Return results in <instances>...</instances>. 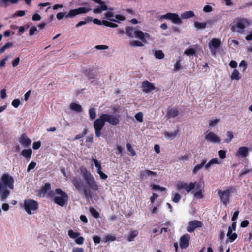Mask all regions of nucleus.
<instances>
[{"mask_svg": "<svg viewBox=\"0 0 252 252\" xmlns=\"http://www.w3.org/2000/svg\"><path fill=\"white\" fill-rule=\"evenodd\" d=\"M83 176L89 189H87V187H84L83 183L76 178H73L71 180V182L76 189L79 192L82 191L86 197H91L92 195L90 190L97 191L99 189V187L89 171L84 170L83 172Z\"/></svg>", "mask_w": 252, "mask_h": 252, "instance_id": "obj_1", "label": "nucleus"}, {"mask_svg": "<svg viewBox=\"0 0 252 252\" xmlns=\"http://www.w3.org/2000/svg\"><path fill=\"white\" fill-rule=\"evenodd\" d=\"M105 122H108L112 125L116 126L119 124V117L108 114H102L93 123L95 135L100 137L101 135V130L104 127Z\"/></svg>", "mask_w": 252, "mask_h": 252, "instance_id": "obj_2", "label": "nucleus"}, {"mask_svg": "<svg viewBox=\"0 0 252 252\" xmlns=\"http://www.w3.org/2000/svg\"><path fill=\"white\" fill-rule=\"evenodd\" d=\"M14 179L9 174H4L0 178V200L5 201L14 189Z\"/></svg>", "mask_w": 252, "mask_h": 252, "instance_id": "obj_3", "label": "nucleus"}, {"mask_svg": "<svg viewBox=\"0 0 252 252\" xmlns=\"http://www.w3.org/2000/svg\"><path fill=\"white\" fill-rule=\"evenodd\" d=\"M48 195L53 198L55 203L61 207L64 206L68 199L67 194L60 189H57L54 191L49 192Z\"/></svg>", "mask_w": 252, "mask_h": 252, "instance_id": "obj_4", "label": "nucleus"}, {"mask_svg": "<svg viewBox=\"0 0 252 252\" xmlns=\"http://www.w3.org/2000/svg\"><path fill=\"white\" fill-rule=\"evenodd\" d=\"M250 21L245 18H237L231 24V30L234 32L242 33L245 28L250 25Z\"/></svg>", "mask_w": 252, "mask_h": 252, "instance_id": "obj_5", "label": "nucleus"}, {"mask_svg": "<svg viewBox=\"0 0 252 252\" xmlns=\"http://www.w3.org/2000/svg\"><path fill=\"white\" fill-rule=\"evenodd\" d=\"M126 33L130 37L134 36L139 38L144 43H147L150 39V35L147 33H144L141 31L135 30L131 27H127L126 28Z\"/></svg>", "mask_w": 252, "mask_h": 252, "instance_id": "obj_6", "label": "nucleus"}, {"mask_svg": "<svg viewBox=\"0 0 252 252\" xmlns=\"http://www.w3.org/2000/svg\"><path fill=\"white\" fill-rule=\"evenodd\" d=\"M91 10V8L89 7H79L77 9H72L69 11L67 14L63 12H59L57 13L56 17L58 20H61L63 17L65 18H73L75 16L83 13H87Z\"/></svg>", "mask_w": 252, "mask_h": 252, "instance_id": "obj_7", "label": "nucleus"}, {"mask_svg": "<svg viewBox=\"0 0 252 252\" xmlns=\"http://www.w3.org/2000/svg\"><path fill=\"white\" fill-rule=\"evenodd\" d=\"M23 207L25 211L29 215L34 214L38 208V202L32 199L24 200Z\"/></svg>", "mask_w": 252, "mask_h": 252, "instance_id": "obj_8", "label": "nucleus"}, {"mask_svg": "<svg viewBox=\"0 0 252 252\" xmlns=\"http://www.w3.org/2000/svg\"><path fill=\"white\" fill-rule=\"evenodd\" d=\"M231 192V189H226L225 190L218 189L217 193L222 203L225 206L229 203V196Z\"/></svg>", "mask_w": 252, "mask_h": 252, "instance_id": "obj_9", "label": "nucleus"}, {"mask_svg": "<svg viewBox=\"0 0 252 252\" xmlns=\"http://www.w3.org/2000/svg\"><path fill=\"white\" fill-rule=\"evenodd\" d=\"M204 139L208 142L218 143L221 141V139L215 133L212 131H207L205 133Z\"/></svg>", "mask_w": 252, "mask_h": 252, "instance_id": "obj_10", "label": "nucleus"}, {"mask_svg": "<svg viewBox=\"0 0 252 252\" xmlns=\"http://www.w3.org/2000/svg\"><path fill=\"white\" fill-rule=\"evenodd\" d=\"M161 18L169 19L175 24H181L182 23L181 18H180L179 15L176 13H168L161 16Z\"/></svg>", "mask_w": 252, "mask_h": 252, "instance_id": "obj_11", "label": "nucleus"}, {"mask_svg": "<svg viewBox=\"0 0 252 252\" xmlns=\"http://www.w3.org/2000/svg\"><path fill=\"white\" fill-rule=\"evenodd\" d=\"M104 18H106L110 21L119 22L120 21L125 20L123 16L117 15L114 16V13L111 11H107L104 14Z\"/></svg>", "mask_w": 252, "mask_h": 252, "instance_id": "obj_12", "label": "nucleus"}, {"mask_svg": "<svg viewBox=\"0 0 252 252\" xmlns=\"http://www.w3.org/2000/svg\"><path fill=\"white\" fill-rule=\"evenodd\" d=\"M93 0L99 4L96 8L93 9V11L94 13H101L103 11H106L107 10H112L111 8H108L106 4L101 0Z\"/></svg>", "mask_w": 252, "mask_h": 252, "instance_id": "obj_13", "label": "nucleus"}, {"mask_svg": "<svg viewBox=\"0 0 252 252\" xmlns=\"http://www.w3.org/2000/svg\"><path fill=\"white\" fill-rule=\"evenodd\" d=\"M220 41L217 38H213L209 42V48L213 55H215L216 49L220 46Z\"/></svg>", "mask_w": 252, "mask_h": 252, "instance_id": "obj_14", "label": "nucleus"}, {"mask_svg": "<svg viewBox=\"0 0 252 252\" xmlns=\"http://www.w3.org/2000/svg\"><path fill=\"white\" fill-rule=\"evenodd\" d=\"M202 225L201 222L199 221L196 220L191 221L188 223L187 231L189 232H192L195 229L201 227Z\"/></svg>", "mask_w": 252, "mask_h": 252, "instance_id": "obj_15", "label": "nucleus"}, {"mask_svg": "<svg viewBox=\"0 0 252 252\" xmlns=\"http://www.w3.org/2000/svg\"><path fill=\"white\" fill-rule=\"evenodd\" d=\"M157 173L150 170L146 169L142 170L140 173V177L141 179L145 180L149 178H154L157 176Z\"/></svg>", "mask_w": 252, "mask_h": 252, "instance_id": "obj_16", "label": "nucleus"}, {"mask_svg": "<svg viewBox=\"0 0 252 252\" xmlns=\"http://www.w3.org/2000/svg\"><path fill=\"white\" fill-rule=\"evenodd\" d=\"M141 89L143 92L147 93L155 90V87L153 83L145 80L142 83Z\"/></svg>", "mask_w": 252, "mask_h": 252, "instance_id": "obj_17", "label": "nucleus"}, {"mask_svg": "<svg viewBox=\"0 0 252 252\" xmlns=\"http://www.w3.org/2000/svg\"><path fill=\"white\" fill-rule=\"evenodd\" d=\"M190 237L189 234H185L180 239V247L181 249H186L189 245Z\"/></svg>", "mask_w": 252, "mask_h": 252, "instance_id": "obj_18", "label": "nucleus"}, {"mask_svg": "<svg viewBox=\"0 0 252 252\" xmlns=\"http://www.w3.org/2000/svg\"><path fill=\"white\" fill-rule=\"evenodd\" d=\"M19 142L26 148L29 147L32 143L31 140L25 133L22 134L19 138Z\"/></svg>", "mask_w": 252, "mask_h": 252, "instance_id": "obj_19", "label": "nucleus"}, {"mask_svg": "<svg viewBox=\"0 0 252 252\" xmlns=\"http://www.w3.org/2000/svg\"><path fill=\"white\" fill-rule=\"evenodd\" d=\"M248 153L249 149L247 147H241L238 150L237 155L244 158L247 156Z\"/></svg>", "mask_w": 252, "mask_h": 252, "instance_id": "obj_20", "label": "nucleus"}, {"mask_svg": "<svg viewBox=\"0 0 252 252\" xmlns=\"http://www.w3.org/2000/svg\"><path fill=\"white\" fill-rule=\"evenodd\" d=\"M178 133V130H175L172 132L165 131L164 133V135L166 138L170 140H173L176 137Z\"/></svg>", "mask_w": 252, "mask_h": 252, "instance_id": "obj_21", "label": "nucleus"}, {"mask_svg": "<svg viewBox=\"0 0 252 252\" xmlns=\"http://www.w3.org/2000/svg\"><path fill=\"white\" fill-rule=\"evenodd\" d=\"M179 114V111L176 109H170L167 111L166 117L168 119L175 118Z\"/></svg>", "mask_w": 252, "mask_h": 252, "instance_id": "obj_22", "label": "nucleus"}, {"mask_svg": "<svg viewBox=\"0 0 252 252\" xmlns=\"http://www.w3.org/2000/svg\"><path fill=\"white\" fill-rule=\"evenodd\" d=\"M207 161L206 160H203L200 164H197L196 165L192 171L193 174L195 175L197 173V172L201 169L203 167L205 168V165H206Z\"/></svg>", "mask_w": 252, "mask_h": 252, "instance_id": "obj_23", "label": "nucleus"}, {"mask_svg": "<svg viewBox=\"0 0 252 252\" xmlns=\"http://www.w3.org/2000/svg\"><path fill=\"white\" fill-rule=\"evenodd\" d=\"M70 109L76 112H81L82 110V106L76 103H71L69 106Z\"/></svg>", "mask_w": 252, "mask_h": 252, "instance_id": "obj_24", "label": "nucleus"}, {"mask_svg": "<svg viewBox=\"0 0 252 252\" xmlns=\"http://www.w3.org/2000/svg\"><path fill=\"white\" fill-rule=\"evenodd\" d=\"M230 78L232 80L238 81L240 80L241 78V75L239 71L236 69H234L230 75Z\"/></svg>", "mask_w": 252, "mask_h": 252, "instance_id": "obj_25", "label": "nucleus"}, {"mask_svg": "<svg viewBox=\"0 0 252 252\" xmlns=\"http://www.w3.org/2000/svg\"><path fill=\"white\" fill-rule=\"evenodd\" d=\"M194 16V13L192 11H188L182 13L181 14L182 19H186Z\"/></svg>", "mask_w": 252, "mask_h": 252, "instance_id": "obj_26", "label": "nucleus"}, {"mask_svg": "<svg viewBox=\"0 0 252 252\" xmlns=\"http://www.w3.org/2000/svg\"><path fill=\"white\" fill-rule=\"evenodd\" d=\"M21 154L27 158H30L32 154V150L31 149H24L21 152Z\"/></svg>", "mask_w": 252, "mask_h": 252, "instance_id": "obj_27", "label": "nucleus"}, {"mask_svg": "<svg viewBox=\"0 0 252 252\" xmlns=\"http://www.w3.org/2000/svg\"><path fill=\"white\" fill-rule=\"evenodd\" d=\"M154 56L158 59H162L164 58V54L160 50L153 51Z\"/></svg>", "mask_w": 252, "mask_h": 252, "instance_id": "obj_28", "label": "nucleus"}, {"mask_svg": "<svg viewBox=\"0 0 252 252\" xmlns=\"http://www.w3.org/2000/svg\"><path fill=\"white\" fill-rule=\"evenodd\" d=\"M220 162L217 158H213L211 160H210L208 163L206 162V165H205V169H208L212 165L214 164H219Z\"/></svg>", "mask_w": 252, "mask_h": 252, "instance_id": "obj_29", "label": "nucleus"}, {"mask_svg": "<svg viewBox=\"0 0 252 252\" xmlns=\"http://www.w3.org/2000/svg\"><path fill=\"white\" fill-rule=\"evenodd\" d=\"M195 27L197 30H202L205 29L207 24L206 23H200L198 22H195L194 24Z\"/></svg>", "mask_w": 252, "mask_h": 252, "instance_id": "obj_30", "label": "nucleus"}, {"mask_svg": "<svg viewBox=\"0 0 252 252\" xmlns=\"http://www.w3.org/2000/svg\"><path fill=\"white\" fill-rule=\"evenodd\" d=\"M138 232L137 230H134L129 233L127 238L129 242H131L134 240V239L138 235Z\"/></svg>", "mask_w": 252, "mask_h": 252, "instance_id": "obj_31", "label": "nucleus"}, {"mask_svg": "<svg viewBox=\"0 0 252 252\" xmlns=\"http://www.w3.org/2000/svg\"><path fill=\"white\" fill-rule=\"evenodd\" d=\"M194 196L197 198H202L203 195L202 194V189L199 187V185L196 187V191L194 193Z\"/></svg>", "mask_w": 252, "mask_h": 252, "instance_id": "obj_32", "label": "nucleus"}, {"mask_svg": "<svg viewBox=\"0 0 252 252\" xmlns=\"http://www.w3.org/2000/svg\"><path fill=\"white\" fill-rule=\"evenodd\" d=\"M196 182H190L188 186L186 185L185 188L186 191L189 193L194 189L196 186Z\"/></svg>", "mask_w": 252, "mask_h": 252, "instance_id": "obj_33", "label": "nucleus"}, {"mask_svg": "<svg viewBox=\"0 0 252 252\" xmlns=\"http://www.w3.org/2000/svg\"><path fill=\"white\" fill-rule=\"evenodd\" d=\"M89 114L90 119L91 120H94L96 118V114L95 109L94 108H91L89 110Z\"/></svg>", "mask_w": 252, "mask_h": 252, "instance_id": "obj_34", "label": "nucleus"}, {"mask_svg": "<svg viewBox=\"0 0 252 252\" xmlns=\"http://www.w3.org/2000/svg\"><path fill=\"white\" fill-rule=\"evenodd\" d=\"M10 57V55H7L2 60L0 61V67L3 68L5 67L6 62L8 60Z\"/></svg>", "mask_w": 252, "mask_h": 252, "instance_id": "obj_35", "label": "nucleus"}, {"mask_svg": "<svg viewBox=\"0 0 252 252\" xmlns=\"http://www.w3.org/2000/svg\"><path fill=\"white\" fill-rule=\"evenodd\" d=\"M129 45L133 47H142L143 44L139 41L133 40L130 42Z\"/></svg>", "mask_w": 252, "mask_h": 252, "instance_id": "obj_36", "label": "nucleus"}, {"mask_svg": "<svg viewBox=\"0 0 252 252\" xmlns=\"http://www.w3.org/2000/svg\"><path fill=\"white\" fill-rule=\"evenodd\" d=\"M68 235L71 238L76 239L80 234L78 232H74L72 230H69L68 231Z\"/></svg>", "mask_w": 252, "mask_h": 252, "instance_id": "obj_37", "label": "nucleus"}, {"mask_svg": "<svg viewBox=\"0 0 252 252\" xmlns=\"http://www.w3.org/2000/svg\"><path fill=\"white\" fill-rule=\"evenodd\" d=\"M152 189L154 190H158L161 191H165L166 190V188L160 187L158 185L154 184L152 186Z\"/></svg>", "mask_w": 252, "mask_h": 252, "instance_id": "obj_38", "label": "nucleus"}, {"mask_svg": "<svg viewBox=\"0 0 252 252\" xmlns=\"http://www.w3.org/2000/svg\"><path fill=\"white\" fill-rule=\"evenodd\" d=\"M51 185L49 183H46L41 189V192L43 193H46L47 191L50 190Z\"/></svg>", "mask_w": 252, "mask_h": 252, "instance_id": "obj_39", "label": "nucleus"}, {"mask_svg": "<svg viewBox=\"0 0 252 252\" xmlns=\"http://www.w3.org/2000/svg\"><path fill=\"white\" fill-rule=\"evenodd\" d=\"M13 46V43L12 42H7L5 45H4L0 49V53H2L5 51L8 48H10Z\"/></svg>", "mask_w": 252, "mask_h": 252, "instance_id": "obj_40", "label": "nucleus"}, {"mask_svg": "<svg viewBox=\"0 0 252 252\" xmlns=\"http://www.w3.org/2000/svg\"><path fill=\"white\" fill-rule=\"evenodd\" d=\"M102 23H103V25H104L106 26L110 27H112V28H115L118 26L117 24L108 22L106 20H103Z\"/></svg>", "mask_w": 252, "mask_h": 252, "instance_id": "obj_41", "label": "nucleus"}, {"mask_svg": "<svg viewBox=\"0 0 252 252\" xmlns=\"http://www.w3.org/2000/svg\"><path fill=\"white\" fill-rule=\"evenodd\" d=\"M232 232L233 231H231V233L230 234V235L228 234V231L227 233V236L228 237L230 242H231L234 241L237 237V234L235 233H233Z\"/></svg>", "mask_w": 252, "mask_h": 252, "instance_id": "obj_42", "label": "nucleus"}, {"mask_svg": "<svg viewBox=\"0 0 252 252\" xmlns=\"http://www.w3.org/2000/svg\"><path fill=\"white\" fill-rule=\"evenodd\" d=\"M219 122L220 119H215L213 120L210 121L209 123V127L211 128L214 127Z\"/></svg>", "mask_w": 252, "mask_h": 252, "instance_id": "obj_43", "label": "nucleus"}, {"mask_svg": "<svg viewBox=\"0 0 252 252\" xmlns=\"http://www.w3.org/2000/svg\"><path fill=\"white\" fill-rule=\"evenodd\" d=\"M90 212L91 214L95 218H97L99 216V213L94 208H90Z\"/></svg>", "mask_w": 252, "mask_h": 252, "instance_id": "obj_44", "label": "nucleus"}, {"mask_svg": "<svg viewBox=\"0 0 252 252\" xmlns=\"http://www.w3.org/2000/svg\"><path fill=\"white\" fill-rule=\"evenodd\" d=\"M186 185H187V184L184 182H182V181L178 182L177 184V188L178 190H179L184 188H185Z\"/></svg>", "mask_w": 252, "mask_h": 252, "instance_id": "obj_45", "label": "nucleus"}, {"mask_svg": "<svg viewBox=\"0 0 252 252\" xmlns=\"http://www.w3.org/2000/svg\"><path fill=\"white\" fill-rule=\"evenodd\" d=\"M181 68L180 60H178L174 65V71H177Z\"/></svg>", "mask_w": 252, "mask_h": 252, "instance_id": "obj_46", "label": "nucleus"}, {"mask_svg": "<svg viewBox=\"0 0 252 252\" xmlns=\"http://www.w3.org/2000/svg\"><path fill=\"white\" fill-rule=\"evenodd\" d=\"M126 147H127L128 151L130 152L131 155L132 156H134L136 155V152H135V151L132 147V146L130 144L127 143L126 144Z\"/></svg>", "mask_w": 252, "mask_h": 252, "instance_id": "obj_47", "label": "nucleus"}, {"mask_svg": "<svg viewBox=\"0 0 252 252\" xmlns=\"http://www.w3.org/2000/svg\"><path fill=\"white\" fill-rule=\"evenodd\" d=\"M195 53V50L193 48H189L185 51V54L187 56L192 55Z\"/></svg>", "mask_w": 252, "mask_h": 252, "instance_id": "obj_48", "label": "nucleus"}, {"mask_svg": "<svg viewBox=\"0 0 252 252\" xmlns=\"http://www.w3.org/2000/svg\"><path fill=\"white\" fill-rule=\"evenodd\" d=\"M143 115L142 112H139L135 116V119L139 122H142L143 121Z\"/></svg>", "mask_w": 252, "mask_h": 252, "instance_id": "obj_49", "label": "nucleus"}, {"mask_svg": "<svg viewBox=\"0 0 252 252\" xmlns=\"http://www.w3.org/2000/svg\"><path fill=\"white\" fill-rule=\"evenodd\" d=\"M227 135L229 138V139H225L224 140V142L228 143L233 139V133L232 132H231V131H227Z\"/></svg>", "mask_w": 252, "mask_h": 252, "instance_id": "obj_50", "label": "nucleus"}, {"mask_svg": "<svg viewBox=\"0 0 252 252\" xmlns=\"http://www.w3.org/2000/svg\"><path fill=\"white\" fill-rule=\"evenodd\" d=\"M236 227V222L234 221L232 223L231 226H229V227L228 228V231L229 235H230V234H231V231H235Z\"/></svg>", "mask_w": 252, "mask_h": 252, "instance_id": "obj_51", "label": "nucleus"}, {"mask_svg": "<svg viewBox=\"0 0 252 252\" xmlns=\"http://www.w3.org/2000/svg\"><path fill=\"white\" fill-rule=\"evenodd\" d=\"M36 165V163L35 162H31L27 167V172H29L32 169H34L35 168Z\"/></svg>", "mask_w": 252, "mask_h": 252, "instance_id": "obj_52", "label": "nucleus"}, {"mask_svg": "<svg viewBox=\"0 0 252 252\" xmlns=\"http://www.w3.org/2000/svg\"><path fill=\"white\" fill-rule=\"evenodd\" d=\"M84 238L83 237H77L75 240V243L78 245H82L84 242Z\"/></svg>", "mask_w": 252, "mask_h": 252, "instance_id": "obj_53", "label": "nucleus"}, {"mask_svg": "<svg viewBox=\"0 0 252 252\" xmlns=\"http://www.w3.org/2000/svg\"><path fill=\"white\" fill-rule=\"evenodd\" d=\"M108 48V46L106 45H99L95 46V48L97 50H106Z\"/></svg>", "mask_w": 252, "mask_h": 252, "instance_id": "obj_54", "label": "nucleus"}, {"mask_svg": "<svg viewBox=\"0 0 252 252\" xmlns=\"http://www.w3.org/2000/svg\"><path fill=\"white\" fill-rule=\"evenodd\" d=\"M19 62H20V58H19V57L16 58L12 62V66L14 67L17 66L19 64Z\"/></svg>", "mask_w": 252, "mask_h": 252, "instance_id": "obj_55", "label": "nucleus"}, {"mask_svg": "<svg viewBox=\"0 0 252 252\" xmlns=\"http://www.w3.org/2000/svg\"><path fill=\"white\" fill-rule=\"evenodd\" d=\"M218 155L221 159H224L226 157V152L223 150H220L218 151Z\"/></svg>", "mask_w": 252, "mask_h": 252, "instance_id": "obj_56", "label": "nucleus"}, {"mask_svg": "<svg viewBox=\"0 0 252 252\" xmlns=\"http://www.w3.org/2000/svg\"><path fill=\"white\" fill-rule=\"evenodd\" d=\"M213 10L212 7L210 5H205L203 7V11L206 13L211 12Z\"/></svg>", "mask_w": 252, "mask_h": 252, "instance_id": "obj_57", "label": "nucleus"}, {"mask_svg": "<svg viewBox=\"0 0 252 252\" xmlns=\"http://www.w3.org/2000/svg\"><path fill=\"white\" fill-rule=\"evenodd\" d=\"M239 66L241 68L242 67L243 68V71H244L246 68H247V64H246V62L244 61V60H242L241 61L239 65Z\"/></svg>", "mask_w": 252, "mask_h": 252, "instance_id": "obj_58", "label": "nucleus"}, {"mask_svg": "<svg viewBox=\"0 0 252 252\" xmlns=\"http://www.w3.org/2000/svg\"><path fill=\"white\" fill-rule=\"evenodd\" d=\"M20 104V101L18 99H14L12 102V105L15 108H17L19 106Z\"/></svg>", "mask_w": 252, "mask_h": 252, "instance_id": "obj_59", "label": "nucleus"}, {"mask_svg": "<svg viewBox=\"0 0 252 252\" xmlns=\"http://www.w3.org/2000/svg\"><path fill=\"white\" fill-rule=\"evenodd\" d=\"M181 199V196L179 193H176L172 200L175 203H178Z\"/></svg>", "mask_w": 252, "mask_h": 252, "instance_id": "obj_60", "label": "nucleus"}, {"mask_svg": "<svg viewBox=\"0 0 252 252\" xmlns=\"http://www.w3.org/2000/svg\"><path fill=\"white\" fill-rule=\"evenodd\" d=\"M41 146L40 141H36L33 143V148L35 150L38 149Z\"/></svg>", "mask_w": 252, "mask_h": 252, "instance_id": "obj_61", "label": "nucleus"}, {"mask_svg": "<svg viewBox=\"0 0 252 252\" xmlns=\"http://www.w3.org/2000/svg\"><path fill=\"white\" fill-rule=\"evenodd\" d=\"M36 31H37L36 27H35L34 26L32 27L30 29L29 35L32 36L34 34L35 32H36Z\"/></svg>", "mask_w": 252, "mask_h": 252, "instance_id": "obj_62", "label": "nucleus"}, {"mask_svg": "<svg viewBox=\"0 0 252 252\" xmlns=\"http://www.w3.org/2000/svg\"><path fill=\"white\" fill-rule=\"evenodd\" d=\"M10 208V206L8 203H3L2 205V209L4 211H7Z\"/></svg>", "mask_w": 252, "mask_h": 252, "instance_id": "obj_63", "label": "nucleus"}, {"mask_svg": "<svg viewBox=\"0 0 252 252\" xmlns=\"http://www.w3.org/2000/svg\"><path fill=\"white\" fill-rule=\"evenodd\" d=\"M32 19L35 21H39L41 19V16L38 14H34L32 16Z\"/></svg>", "mask_w": 252, "mask_h": 252, "instance_id": "obj_64", "label": "nucleus"}]
</instances>
